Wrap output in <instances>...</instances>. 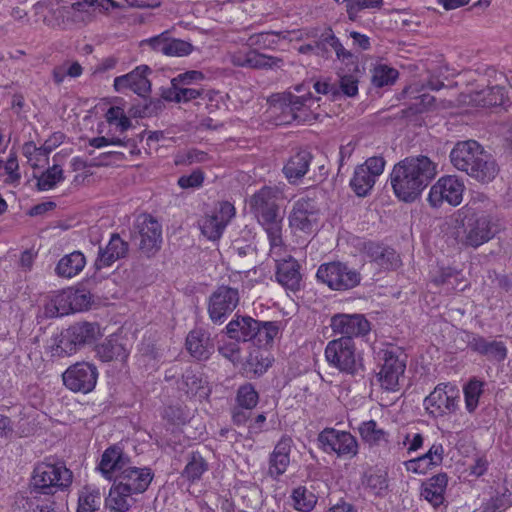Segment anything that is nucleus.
<instances>
[{"instance_id": "nucleus-51", "label": "nucleus", "mask_w": 512, "mask_h": 512, "mask_svg": "<svg viewBox=\"0 0 512 512\" xmlns=\"http://www.w3.org/2000/svg\"><path fill=\"white\" fill-rule=\"evenodd\" d=\"M484 383L477 379L470 380L464 387L465 407L469 413H473L479 404V398L483 393Z\"/></svg>"}, {"instance_id": "nucleus-16", "label": "nucleus", "mask_w": 512, "mask_h": 512, "mask_svg": "<svg viewBox=\"0 0 512 512\" xmlns=\"http://www.w3.org/2000/svg\"><path fill=\"white\" fill-rule=\"evenodd\" d=\"M467 347L492 363H502L508 356L506 343L493 337L471 334L468 336Z\"/></svg>"}, {"instance_id": "nucleus-29", "label": "nucleus", "mask_w": 512, "mask_h": 512, "mask_svg": "<svg viewBox=\"0 0 512 512\" xmlns=\"http://www.w3.org/2000/svg\"><path fill=\"white\" fill-rule=\"evenodd\" d=\"M364 251L368 258L382 269H395L400 264V258L396 251L379 243H366Z\"/></svg>"}, {"instance_id": "nucleus-60", "label": "nucleus", "mask_w": 512, "mask_h": 512, "mask_svg": "<svg viewBox=\"0 0 512 512\" xmlns=\"http://www.w3.org/2000/svg\"><path fill=\"white\" fill-rule=\"evenodd\" d=\"M358 78L353 74L340 75L339 83L337 85L339 89V96L341 94L347 97H355L358 94Z\"/></svg>"}, {"instance_id": "nucleus-49", "label": "nucleus", "mask_w": 512, "mask_h": 512, "mask_svg": "<svg viewBox=\"0 0 512 512\" xmlns=\"http://www.w3.org/2000/svg\"><path fill=\"white\" fill-rule=\"evenodd\" d=\"M101 500V493L98 489L84 487L79 492L77 512H98Z\"/></svg>"}, {"instance_id": "nucleus-58", "label": "nucleus", "mask_w": 512, "mask_h": 512, "mask_svg": "<svg viewBox=\"0 0 512 512\" xmlns=\"http://www.w3.org/2000/svg\"><path fill=\"white\" fill-rule=\"evenodd\" d=\"M398 77V71L386 65H379L374 69L372 83L376 87H384L393 84Z\"/></svg>"}, {"instance_id": "nucleus-43", "label": "nucleus", "mask_w": 512, "mask_h": 512, "mask_svg": "<svg viewBox=\"0 0 512 512\" xmlns=\"http://www.w3.org/2000/svg\"><path fill=\"white\" fill-rule=\"evenodd\" d=\"M203 92V89L188 88L181 84L173 86L171 84L170 87L162 89L161 97L169 102L181 103L197 99L202 96Z\"/></svg>"}, {"instance_id": "nucleus-9", "label": "nucleus", "mask_w": 512, "mask_h": 512, "mask_svg": "<svg viewBox=\"0 0 512 512\" xmlns=\"http://www.w3.org/2000/svg\"><path fill=\"white\" fill-rule=\"evenodd\" d=\"M318 447L324 453L336 454L339 458H354L359 452V443L348 431L333 427L324 428L317 436Z\"/></svg>"}, {"instance_id": "nucleus-11", "label": "nucleus", "mask_w": 512, "mask_h": 512, "mask_svg": "<svg viewBox=\"0 0 512 512\" xmlns=\"http://www.w3.org/2000/svg\"><path fill=\"white\" fill-rule=\"evenodd\" d=\"M385 163L383 157L374 156L356 166L350 179V187L358 197H366L371 192L377 178L384 171Z\"/></svg>"}, {"instance_id": "nucleus-19", "label": "nucleus", "mask_w": 512, "mask_h": 512, "mask_svg": "<svg viewBox=\"0 0 512 512\" xmlns=\"http://www.w3.org/2000/svg\"><path fill=\"white\" fill-rule=\"evenodd\" d=\"M330 326L335 334L342 337L364 336L370 331V323L362 314H336L331 318Z\"/></svg>"}, {"instance_id": "nucleus-36", "label": "nucleus", "mask_w": 512, "mask_h": 512, "mask_svg": "<svg viewBox=\"0 0 512 512\" xmlns=\"http://www.w3.org/2000/svg\"><path fill=\"white\" fill-rule=\"evenodd\" d=\"M276 279L287 289L298 290L302 279L299 263L292 257L280 262L277 265Z\"/></svg>"}, {"instance_id": "nucleus-7", "label": "nucleus", "mask_w": 512, "mask_h": 512, "mask_svg": "<svg viewBox=\"0 0 512 512\" xmlns=\"http://www.w3.org/2000/svg\"><path fill=\"white\" fill-rule=\"evenodd\" d=\"M132 240L141 254L147 258L154 256L161 249V224L149 214L140 215L133 225Z\"/></svg>"}, {"instance_id": "nucleus-63", "label": "nucleus", "mask_w": 512, "mask_h": 512, "mask_svg": "<svg viewBox=\"0 0 512 512\" xmlns=\"http://www.w3.org/2000/svg\"><path fill=\"white\" fill-rule=\"evenodd\" d=\"M164 108V102L162 99H150L149 101L145 100V104L140 108L136 109L134 112V116L145 118L151 117L153 115H157Z\"/></svg>"}, {"instance_id": "nucleus-45", "label": "nucleus", "mask_w": 512, "mask_h": 512, "mask_svg": "<svg viewBox=\"0 0 512 512\" xmlns=\"http://www.w3.org/2000/svg\"><path fill=\"white\" fill-rule=\"evenodd\" d=\"M208 468V462L201 453L198 451L192 452L182 472V477L186 478L190 483H194L201 479L202 475L208 471Z\"/></svg>"}, {"instance_id": "nucleus-12", "label": "nucleus", "mask_w": 512, "mask_h": 512, "mask_svg": "<svg viewBox=\"0 0 512 512\" xmlns=\"http://www.w3.org/2000/svg\"><path fill=\"white\" fill-rule=\"evenodd\" d=\"M240 301L237 288L219 286L209 297L208 314L215 324H222L235 310Z\"/></svg>"}, {"instance_id": "nucleus-38", "label": "nucleus", "mask_w": 512, "mask_h": 512, "mask_svg": "<svg viewBox=\"0 0 512 512\" xmlns=\"http://www.w3.org/2000/svg\"><path fill=\"white\" fill-rule=\"evenodd\" d=\"M86 265V258L80 251H74L63 256L56 268L55 272L59 277L72 278L78 275Z\"/></svg>"}, {"instance_id": "nucleus-3", "label": "nucleus", "mask_w": 512, "mask_h": 512, "mask_svg": "<svg viewBox=\"0 0 512 512\" xmlns=\"http://www.w3.org/2000/svg\"><path fill=\"white\" fill-rule=\"evenodd\" d=\"M73 474L62 462H42L36 465L31 478V489L51 497L72 483Z\"/></svg>"}, {"instance_id": "nucleus-21", "label": "nucleus", "mask_w": 512, "mask_h": 512, "mask_svg": "<svg viewBox=\"0 0 512 512\" xmlns=\"http://www.w3.org/2000/svg\"><path fill=\"white\" fill-rule=\"evenodd\" d=\"M153 477L154 474L150 468H138L129 464L121 474L115 476L114 480L132 494H138L147 490Z\"/></svg>"}, {"instance_id": "nucleus-53", "label": "nucleus", "mask_w": 512, "mask_h": 512, "mask_svg": "<svg viewBox=\"0 0 512 512\" xmlns=\"http://www.w3.org/2000/svg\"><path fill=\"white\" fill-rule=\"evenodd\" d=\"M460 275L461 274L459 271H457L451 267L441 268L439 270L438 275H436L433 278V282L436 285H446L447 291H452V290L462 291L465 289L466 285L460 287V285H459L460 283L458 282Z\"/></svg>"}, {"instance_id": "nucleus-23", "label": "nucleus", "mask_w": 512, "mask_h": 512, "mask_svg": "<svg viewBox=\"0 0 512 512\" xmlns=\"http://www.w3.org/2000/svg\"><path fill=\"white\" fill-rule=\"evenodd\" d=\"M129 243L123 240L118 233H113L105 247H99L94 263L96 270L112 266L116 261L127 257Z\"/></svg>"}, {"instance_id": "nucleus-56", "label": "nucleus", "mask_w": 512, "mask_h": 512, "mask_svg": "<svg viewBox=\"0 0 512 512\" xmlns=\"http://www.w3.org/2000/svg\"><path fill=\"white\" fill-rule=\"evenodd\" d=\"M203 387L202 377L192 369H187L182 375L179 388L187 395L194 396Z\"/></svg>"}, {"instance_id": "nucleus-13", "label": "nucleus", "mask_w": 512, "mask_h": 512, "mask_svg": "<svg viewBox=\"0 0 512 512\" xmlns=\"http://www.w3.org/2000/svg\"><path fill=\"white\" fill-rule=\"evenodd\" d=\"M464 190V183L456 176H443L431 187L427 200L435 208L443 203L458 206L462 202Z\"/></svg>"}, {"instance_id": "nucleus-50", "label": "nucleus", "mask_w": 512, "mask_h": 512, "mask_svg": "<svg viewBox=\"0 0 512 512\" xmlns=\"http://www.w3.org/2000/svg\"><path fill=\"white\" fill-rule=\"evenodd\" d=\"M473 100L482 107L501 105L504 101V88L500 86L488 87L481 92H477Z\"/></svg>"}, {"instance_id": "nucleus-40", "label": "nucleus", "mask_w": 512, "mask_h": 512, "mask_svg": "<svg viewBox=\"0 0 512 512\" xmlns=\"http://www.w3.org/2000/svg\"><path fill=\"white\" fill-rule=\"evenodd\" d=\"M74 313L68 289L58 292L44 307L46 317L55 318Z\"/></svg>"}, {"instance_id": "nucleus-17", "label": "nucleus", "mask_w": 512, "mask_h": 512, "mask_svg": "<svg viewBox=\"0 0 512 512\" xmlns=\"http://www.w3.org/2000/svg\"><path fill=\"white\" fill-rule=\"evenodd\" d=\"M235 216L234 206L224 201L219 203L218 207L211 213L207 214L200 221V229L204 236L209 240H217L221 237L225 227Z\"/></svg>"}, {"instance_id": "nucleus-15", "label": "nucleus", "mask_w": 512, "mask_h": 512, "mask_svg": "<svg viewBox=\"0 0 512 512\" xmlns=\"http://www.w3.org/2000/svg\"><path fill=\"white\" fill-rule=\"evenodd\" d=\"M319 99L320 98H314L310 92L301 96L287 92L279 97V103L282 111L290 115L291 121L311 122L312 120H316L317 117L312 112L311 105L308 104V102L318 101ZM289 122L290 120L285 121V123Z\"/></svg>"}, {"instance_id": "nucleus-61", "label": "nucleus", "mask_w": 512, "mask_h": 512, "mask_svg": "<svg viewBox=\"0 0 512 512\" xmlns=\"http://www.w3.org/2000/svg\"><path fill=\"white\" fill-rule=\"evenodd\" d=\"M74 312L83 311L91 304V294L85 289H68Z\"/></svg>"}, {"instance_id": "nucleus-46", "label": "nucleus", "mask_w": 512, "mask_h": 512, "mask_svg": "<svg viewBox=\"0 0 512 512\" xmlns=\"http://www.w3.org/2000/svg\"><path fill=\"white\" fill-rule=\"evenodd\" d=\"M280 330V322L277 321H259L257 329H255V337L253 341L259 347L269 346L273 343L275 337Z\"/></svg>"}, {"instance_id": "nucleus-39", "label": "nucleus", "mask_w": 512, "mask_h": 512, "mask_svg": "<svg viewBox=\"0 0 512 512\" xmlns=\"http://www.w3.org/2000/svg\"><path fill=\"white\" fill-rule=\"evenodd\" d=\"M359 435L369 447L380 446L388 443L389 433L380 428L375 420L362 422L358 427Z\"/></svg>"}, {"instance_id": "nucleus-33", "label": "nucleus", "mask_w": 512, "mask_h": 512, "mask_svg": "<svg viewBox=\"0 0 512 512\" xmlns=\"http://www.w3.org/2000/svg\"><path fill=\"white\" fill-rule=\"evenodd\" d=\"M258 325L259 321L250 316H237L227 324L225 329L229 338L238 342H247L255 337L254 332Z\"/></svg>"}, {"instance_id": "nucleus-6", "label": "nucleus", "mask_w": 512, "mask_h": 512, "mask_svg": "<svg viewBox=\"0 0 512 512\" xmlns=\"http://www.w3.org/2000/svg\"><path fill=\"white\" fill-rule=\"evenodd\" d=\"M102 336L96 322H77L61 333L53 355H71L85 345L93 344Z\"/></svg>"}, {"instance_id": "nucleus-44", "label": "nucleus", "mask_w": 512, "mask_h": 512, "mask_svg": "<svg viewBox=\"0 0 512 512\" xmlns=\"http://www.w3.org/2000/svg\"><path fill=\"white\" fill-rule=\"evenodd\" d=\"M362 484L375 495H383L388 490V473L381 468L370 469L363 475Z\"/></svg>"}, {"instance_id": "nucleus-14", "label": "nucleus", "mask_w": 512, "mask_h": 512, "mask_svg": "<svg viewBox=\"0 0 512 512\" xmlns=\"http://www.w3.org/2000/svg\"><path fill=\"white\" fill-rule=\"evenodd\" d=\"M64 385L73 392L88 393L97 383L98 371L94 364L77 362L62 375Z\"/></svg>"}, {"instance_id": "nucleus-27", "label": "nucleus", "mask_w": 512, "mask_h": 512, "mask_svg": "<svg viewBox=\"0 0 512 512\" xmlns=\"http://www.w3.org/2000/svg\"><path fill=\"white\" fill-rule=\"evenodd\" d=\"M96 356L102 362H124L129 355L124 339L118 335H111L95 347Z\"/></svg>"}, {"instance_id": "nucleus-52", "label": "nucleus", "mask_w": 512, "mask_h": 512, "mask_svg": "<svg viewBox=\"0 0 512 512\" xmlns=\"http://www.w3.org/2000/svg\"><path fill=\"white\" fill-rule=\"evenodd\" d=\"M235 401L237 406L252 410L258 404L259 395L251 383H245L237 389Z\"/></svg>"}, {"instance_id": "nucleus-41", "label": "nucleus", "mask_w": 512, "mask_h": 512, "mask_svg": "<svg viewBox=\"0 0 512 512\" xmlns=\"http://www.w3.org/2000/svg\"><path fill=\"white\" fill-rule=\"evenodd\" d=\"M274 358L267 350L254 349L250 352L244 364V369L247 373L261 376L272 365Z\"/></svg>"}, {"instance_id": "nucleus-20", "label": "nucleus", "mask_w": 512, "mask_h": 512, "mask_svg": "<svg viewBox=\"0 0 512 512\" xmlns=\"http://www.w3.org/2000/svg\"><path fill=\"white\" fill-rule=\"evenodd\" d=\"M151 69L146 65H140L130 73L118 76L114 79V89L117 92H124L129 89L141 97H145L151 90V83L147 75Z\"/></svg>"}, {"instance_id": "nucleus-1", "label": "nucleus", "mask_w": 512, "mask_h": 512, "mask_svg": "<svg viewBox=\"0 0 512 512\" xmlns=\"http://www.w3.org/2000/svg\"><path fill=\"white\" fill-rule=\"evenodd\" d=\"M436 165L427 156L407 157L394 165L390 182L396 197L415 201L436 176Z\"/></svg>"}, {"instance_id": "nucleus-48", "label": "nucleus", "mask_w": 512, "mask_h": 512, "mask_svg": "<svg viewBox=\"0 0 512 512\" xmlns=\"http://www.w3.org/2000/svg\"><path fill=\"white\" fill-rule=\"evenodd\" d=\"M422 88L423 87L418 83H413L406 87L404 90L408 97L417 100V102H415L412 107L416 113H423L435 107L436 99L434 96L427 93H423L417 96Z\"/></svg>"}, {"instance_id": "nucleus-25", "label": "nucleus", "mask_w": 512, "mask_h": 512, "mask_svg": "<svg viewBox=\"0 0 512 512\" xmlns=\"http://www.w3.org/2000/svg\"><path fill=\"white\" fill-rule=\"evenodd\" d=\"M293 440L288 435H283L275 445L269 457L268 474L273 479L283 475L290 464V453Z\"/></svg>"}, {"instance_id": "nucleus-54", "label": "nucleus", "mask_w": 512, "mask_h": 512, "mask_svg": "<svg viewBox=\"0 0 512 512\" xmlns=\"http://www.w3.org/2000/svg\"><path fill=\"white\" fill-rule=\"evenodd\" d=\"M348 18L355 21L365 9L380 8L383 0H344Z\"/></svg>"}, {"instance_id": "nucleus-28", "label": "nucleus", "mask_w": 512, "mask_h": 512, "mask_svg": "<svg viewBox=\"0 0 512 512\" xmlns=\"http://www.w3.org/2000/svg\"><path fill=\"white\" fill-rule=\"evenodd\" d=\"M313 156L307 150H300L290 156L283 166V174L290 184H298L299 181L307 174Z\"/></svg>"}, {"instance_id": "nucleus-26", "label": "nucleus", "mask_w": 512, "mask_h": 512, "mask_svg": "<svg viewBox=\"0 0 512 512\" xmlns=\"http://www.w3.org/2000/svg\"><path fill=\"white\" fill-rule=\"evenodd\" d=\"M55 502L51 497L30 490L28 496L18 495L13 504L14 512H55Z\"/></svg>"}, {"instance_id": "nucleus-37", "label": "nucleus", "mask_w": 512, "mask_h": 512, "mask_svg": "<svg viewBox=\"0 0 512 512\" xmlns=\"http://www.w3.org/2000/svg\"><path fill=\"white\" fill-rule=\"evenodd\" d=\"M132 493L114 480V483L106 498V506L110 512H126L134 503Z\"/></svg>"}, {"instance_id": "nucleus-42", "label": "nucleus", "mask_w": 512, "mask_h": 512, "mask_svg": "<svg viewBox=\"0 0 512 512\" xmlns=\"http://www.w3.org/2000/svg\"><path fill=\"white\" fill-rule=\"evenodd\" d=\"M118 4L113 0H78L71 4V6H62L57 8L58 14L65 16L70 14L71 10L77 12H88L89 8L98 10L99 12H107L111 8H117Z\"/></svg>"}, {"instance_id": "nucleus-2", "label": "nucleus", "mask_w": 512, "mask_h": 512, "mask_svg": "<svg viewBox=\"0 0 512 512\" xmlns=\"http://www.w3.org/2000/svg\"><path fill=\"white\" fill-rule=\"evenodd\" d=\"M280 194L281 192L277 187L263 186L248 201L251 212L267 234L271 251L281 250L284 244L282 236L283 214L277 204Z\"/></svg>"}, {"instance_id": "nucleus-32", "label": "nucleus", "mask_w": 512, "mask_h": 512, "mask_svg": "<svg viewBox=\"0 0 512 512\" xmlns=\"http://www.w3.org/2000/svg\"><path fill=\"white\" fill-rule=\"evenodd\" d=\"M447 484L448 477L445 473L434 475L422 484L421 496L434 508H437L445 501Z\"/></svg>"}, {"instance_id": "nucleus-8", "label": "nucleus", "mask_w": 512, "mask_h": 512, "mask_svg": "<svg viewBox=\"0 0 512 512\" xmlns=\"http://www.w3.org/2000/svg\"><path fill=\"white\" fill-rule=\"evenodd\" d=\"M316 277L320 282L336 291L353 289L361 281V275L356 269L340 261L321 264L318 267Z\"/></svg>"}, {"instance_id": "nucleus-30", "label": "nucleus", "mask_w": 512, "mask_h": 512, "mask_svg": "<svg viewBox=\"0 0 512 512\" xmlns=\"http://www.w3.org/2000/svg\"><path fill=\"white\" fill-rule=\"evenodd\" d=\"M315 55L329 58L331 51L334 50L340 60H351L353 54L346 50L339 39L334 35L331 29L322 33L320 38L314 41Z\"/></svg>"}, {"instance_id": "nucleus-62", "label": "nucleus", "mask_w": 512, "mask_h": 512, "mask_svg": "<svg viewBox=\"0 0 512 512\" xmlns=\"http://www.w3.org/2000/svg\"><path fill=\"white\" fill-rule=\"evenodd\" d=\"M193 50L191 43L175 38H169L166 56L183 57L189 55Z\"/></svg>"}, {"instance_id": "nucleus-57", "label": "nucleus", "mask_w": 512, "mask_h": 512, "mask_svg": "<svg viewBox=\"0 0 512 512\" xmlns=\"http://www.w3.org/2000/svg\"><path fill=\"white\" fill-rule=\"evenodd\" d=\"M283 60L278 57L259 53L257 50L252 49L250 66L252 69H272L279 68Z\"/></svg>"}, {"instance_id": "nucleus-5", "label": "nucleus", "mask_w": 512, "mask_h": 512, "mask_svg": "<svg viewBox=\"0 0 512 512\" xmlns=\"http://www.w3.org/2000/svg\"><path fill=\"white\" fill-rule=\"evenodd\" d=\"M378 359L380 371L377 376L381 387L387 391H397L406 369L407 355L400 347L387 345L378 352Z\"/></svg>"}, {"instance_id": "nucleus-24", "label": "nucleus", "mask_w": 512, "mask_h": 512, "mask_svg": "<svg viewBox=\"0 0 512 512\" xmlns=\"http://www.w3.org/2000/svg\"><path fill=\"white\" fill-rule=\"evenodd\" d=\"M129 464H131L129 456L124 453L121 447L113 445L103 452L98 468L105 478L114 479Z\"/></svg>"}, {"instance_id": "nucleus-55", "label": "nucleus", "mask_w": 512, "mask_h": 512, "mask_svg": "<svg viewBox=\"0 0 512 512\" xmlns=\"http://www.w3.org/2000/svg\"><path fill=\"white\" fill-rule=\"evenodd\" d=\"M63 170L59 165L48 168L37 180L39 190H50L55 185L63 181Z\"/></svg>"}, {"instance_id": "nucleus-35", "label": "nucleus", "mask_w": 512, "mask_h": 512, "mask_svg": "<svg viewBox=\"0 0 512 512\" xmlns=\"http://www.w3.org/2000/svg\"><path fill=\"white\" fill-rule=\"evenodd\" d=\"M186 348L194 358L206 360L212 354L214 346L207 333L201 329H194L186 338Z\"/></svg>"}, {"instance_id": "nucleus-18", "label": "nucleus", "mask_w": 512, "mask_h": 512, "mask_svg": "<svg viewBox=\"0 0 512 512\" xmlns=\"http://www.w3.org/2000/svg\"><path fill=\"white\" fill-rule=\"evenodd\" d=\"M290 227L306 234L313 233L318 226V210L310 199L297 200L289 215Z\"/></svg>"}, {"instance_id": "nucleus-4", "label": "nucleus", "mask_w": 512, "mask_h": 512, "mask_svg": "<svg viewBox=\"0 0 512 512\" xmlns=\"http://www.w3.org/2000/svg\"><path fill=\"white\" fill-rule=\"evenodd\" d=\"M325 358L330 367L341 373L355 376L364 371L363 359L349 337L329 341L325 348Z\"/></svg>"}, {"instance_id": "nucleus-34", "label": "nucleus", "mask_w": 512, "mask_h": 512, "mask_svg": "<svg viewBox=\"0 0 512 512\" xmlns=\"http://www.w3.org/2000/svg\"><path fill=\"white\" fill-rule=\"evenodd\" d=\"M499 173V166L493 156L483 151L474 165L471 166L469 176L480 183L493 181Z\"/></svg>"}, {"instance_id": "nucleus-59", "label": "nucleus", "mask_w": 512, "mask_h": 512, "mask_svg": "<svg viewBox=\"0 0 512 512\" xmlns=\"http://www.w3.org/2000/svg\"><path fill=\"white\" fill-rule=\"evenodd\" d=\"M512 494H507L506 491L502 494L492 497L487 501L481 512H503L512 505Z\"/></svg>"}, {"instance_id": "nucleus-47", "label": "nucleus", "mask_w": 512, "mask_h": 512, "mask_svg": "<svg viewBox=\"0 0 512 512\" xmlns=\"http://www.w3.org/2000/svg\"><path fill=\"white\" fill-rule=\"evenodd\" d=\"M293 507L301 512H310L317 503L316 495L305 486L296 487L291 494Z\"/></svg>"}, {"instance_id": "nucleus-31", "label": "nucleus", "mask_w": 512, "mask_h": 512, "mask_svg": "<svg viewBox=\"0 0 512 512\" xmlns=\"http://www.w3.org/2000/svg\"><path fill=\"white\" fill-rule=\"evenodd\" d=\"M494 236L491 221L486 216L475 220H469L466 226L465 243L472 247H478L489 241Z\"/></svg>"}, {"instance_id": "nucleus-64", "label": "nucleus", "mask_w": 512, "mask_h": 512, "mask_svg": "<svg viewBox=\"0 0 512 512\" xmlns=\"http://www.w3.org/2000/svg\"><path fill=\"white\" fill-rule=\"evenodd\" d=\"M277 36L275 32H260L251 35L248 39L250 46H257L259 48L268 49L271 48L276 41L274 37Z\"/></svg>"}, {"instance_id": "nucleus-22", "label": "nucleus", "mask_w": 512, "mask_h": 512, "mask_svg": "<svg viewBox=\"0 0 512 512\" xmlns=\"http://www.w3.org/2000/svg\"><path fill=\"white\" fill-rule=\"evenodd\" d=\"M483 151L484 148L475 140L460 141L451 150L450 161L456 169L469 175L471 166Z\"/></svg>"}, {"instance_id": "nucleus-10", "label": "nucleus", "mask_w": 512, "mask_h": 512, "mask_svg": "<svg viewBox=\"0 0 512 512\" xmlns=\"http://www.w3.org/2000/svg\"><path fill=\"white\" fill-rule=\"evenodd\" d=\"M459 399L460 391L455 385L441 383L424 399V406L433 417H442L456 412Z\"/></svg>"}]
</instances>
